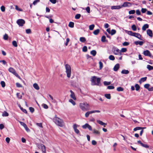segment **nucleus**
<instances>
[{
    "mask_svg": "<svg viewBox=\"0 0 153 153\" xmlns=\"http://www.w3.org/2000/svg\"><path fill=\"white\" fill-rule=\"evenodd\" d=\"M79 106L80 108L84 111H85L90 109L89 104L86 102L80 103Z\"/></svg>",
    "mask_w": 153,
    "mask_h": 153,
    "instance_id": "nucleus-1",
    "label": "nucleus"
},
{
    "mask_svg": "<svg viewBox=\"0 0 153 153\" xmlns=\"http://www.w3.org/2000/svg\"><path fill=\"white\" fill-rule=\"evenodd\" d=\"M101 79L100 78H97L96 76H94L91 78V84L92 85H99Z\"/></svg>",
    "mask_w": 153,
    "mask_h": 153,
    "instance_id": "nucleus-2",
    "label": "nucleus"
},
{
    "mask_svg": "<svg viewBox=\"0 0 153 153\" xmlns=\"http://www.w3.org/2000/svg\"><path fill=\"white\" fill-rule=\"evenodd\" d=\"M53 121L56 125L60 127H63L64 125L63 120L58 117H55L53 119Z\"/></svg>",
    "mask_w": 153,
    "mask_h": 153,
    "instance_id": "nucleus-3",
    "label": "nucleus"
},
{
    "mask_svg": "<svg viewBox=\"0 0 153 153\" xmlns=\"http://www.w3.org/2000/svg\"><path fill=\"white\" fill-rule=\"evenodd\" d=\"M125 32L130 35L134 36L140 40H142L141 39V36L140 34L139 33L133 32L131 31H128L127 30H126Z\"/></svg>",
    "mask_w": 153,
    "mask_h": 153,
    "instance_id": "nucleus-4",
    "label": "nucleus"
},
{
    "mask_svg": "<svg viewBox=\"0 0 153 153\" xmlns=\"http://www.w3.org/2000/svg\"><path fill=\"white\" fill-rule=\"evenodd\" d=\"M66 69V72L67 74V77L70 78L71 77V71L70 66L68 64H66L65 65Z\"/></svg>",
    "mask_w": 153,
    "mask_h": 153,
    "instance_id": "nucleus-5",
    "label": "nucleus"
},
{
    "mask_svg": "<svg viewBox=\"0 0 153 153\" xmlns=\"http://www.w3.org/2000/svg\"><path fill=\"white\" fill-rule=\"evenodd\" d=\"M37 146L39 149H41L43 153H46V147L44 145L42 144H38L37 145Z\"/></svg>",
    "mask_w": 153,
    "mask_h": 153,
    "instance_id": "nucleus-6",
    "label": "nucleus"
},
{
    "mask_svg": "<svg viewBox=\"0 0 153 153\" xmlns=\"http://www.w3.org/2000/svg\"><path fill=\"white\" fill-rule=\"evenodd\" d=\"M112 51L115 55H121L122 54L120 50L116 47H113Z\"/></svg>",
    "mask_w": 153,
    "mask_h": 153,
    "instance_id": "nucleus-7",
    "label": "nucleus"
},
{
    "mask_svg": "<svg viewBox=\"0 0 153 153\" xmlns=\"http://www.w3.org/2000/svg\"><path fill=\"white\" fill-rule=\"evenodd\" d=\"M8 71L9 72L12 73L13 74L15 75L16 77L18 78L19 79H20V77L17 74V73L16 72V71L14 68H12L10 67L9 68V69Z\"/></svg>",
    "mask_w": 153,
    "mask_h": 153,
    "instance_id": "nucleus-8",
    "label": "nucleus"
},
{
    "mask_svg": "<svg viewBox=\"0 0 153 153\" xmlns=\"http://www.w3.org/2000/svg\"><path fill=\"white\" fill-rule=\"evenodd\" d=\"M78 126H79L76 124H74L73 126V128L74 131L76 134H80L79 130L77 128Z\"/></svg>",
    "mask_w": 153,
    "mask_h": 153,
    "instance_id": "nucleus-9",
    "label": "nucleus"
},
{
    "mask_svg": "<svg viewBox=\"0 0 153 153\" xmlns=\"http://www.w3.org/2000/svg\"><path fill=\"white\" fill-rule=\"evenodd\" d=\"M17 23L19 26H22L25 23V22L23 19H19L17 21Z\"/></svg>",
    "mask_w": 153,
    "mask_h": 153,
    "instance_id": "nucleus-10",
    "label": "nucleus"
},
{
    "mask_svg": "<svg viewBox=\"0 0 153 153\" xmlns=\"http://www.w3.org/2000/svg\"><path fill=\"white\" fill-rule=\"evenodd\" d=\"M132 4L131 3L129 2H124L123 4L121 5V8L123 7H129L131 6Z\"/></svg>",
    "mask_w": 153,
    "mask_h": 153,
    "instance_id": "nucleus-11",
    "label": "nucleus"
},
{
    "mask_svg": "<svg viewBox=\"0 0 153 153\" xmlns=\"http://www.w3.org/2000/svg\"><path fill=\"white\" fill-rule=\"evenodd\" d=\"M82 127L83 129H86L88 128L89 130L90 131H91L92 130V128L91 126L88 123H86L84 125H83Z\"/></svg>",
    "mask_w": 153,
    "mask_h": 153,
    "instance_id": "nucleus-12",
    "label": "nucleus"
},
{
    "mask_svg": "<svg viewBox=\"0 0 153 153\" xmlns=\"http://www.w3.org/2000/svg\"><path fill=\"white\" fill-rule=\"evenodd\" d=\"M143 54L145 56H149L150 57H152V55L150 52L149 50H146L144 51Z\"/></svg>",
    "mask_w": 153,
    "mask_h": 153,
    "instance_id": "nucleus-13",
    "label": "nucleus"
},
{
    "mask_svg": "<svg viewBox=\"0 0 153 153\" xmlns=\"http://www.w3.org/2000/svg\"><path fill=\"white\" fill-rule=\"evenodd\" d=\"M137 142L138 144H140L143 147L146 148H149V146L147 145L146 144L143 143L140 140H138Z\"/></svg>",
    "mask_w": 153,
    "mask_h": 153,
    "instance_id": "nucleus-14",
    "label": "nucleus"
},
{
    "mask_svg": "<svg viewBox=\"0 0 153 153\" xmlns=\"http://www.w3.org/2000/svg\"><path fill=\"white\" fill-rule=\"evenodd\" d=\"M147 34L150 37H152L153 36L152 31L150 29H148L147 30Z\"/></svg>",
    "mask_w": 153,
    "mask_h": 153,
    "instance_id": "nucleus-15",
    "label": "nucleus"
},
{
    "mask_svg": "<svg viewBox=\"0 0 153 153\" xmlns=\"http://www.w3.org/2000/svg\"><path fill=\"white\" fill-rule=\"evenodd\" d=\"M121 8V6L120 5L113 6L111 7V9L112 10L119 9Z\"/></svg>",
    "mask_w": 153,
    "mask_h": 153,
    "instance_id": "nucleus-16",
    "label": "nucleus"
},
{
    "mask_svg": "<svg viewBox=\"0 0 153 153\" xmlns=\"http://www.w3.org/2000/svg\"><path fill=\"white\" fill-rule=\"evenodd\" d=\"M70 92L71 93L70 96L74 100H76V98L75 97L74 93L72 91L70 90Z\"/></svg>",
    "mask_w": 153,
    "mask_h": 153,
    "instance_id": "nucleus-17",
    "label": "nucleus"
},
{
    "mask_svg": "<svg viewBox=\"0 0 153 153\" xmlns=\"http://www.w3.org/2000/svg\"><path fill=\"white\" fill-rule=\"evenodd\" d=\"M134 43L136 45H139L141 46L144 43V42H143V41H135Z\"/></svg>",
    "mask_w": 153,
    "mask_h": 153,
    "instance_id": "nucleus-18",
    "label": "nucleus"
},
{
    "mask_svg": "<svg viewBox=\"0 0 153 153\" xmlns=\"http://www.w3.org/2000/svg\"><path fill=\"white\" fill-rule=\"evenodd\" d=\"M149 27V25L148 24H145L142 27V30L144 31H145L146 29Z\"/></svg>",
    "mask_w": 153,
    "mask_h": 153,
    "instance_id": "nucleus-19",
    "label": "nucleus"
},
{
    "mask_svg": "<svg viewBox=\"0 0 153 153\" xmlns=\"http://www.w3.org/2000/svg\"><path fill=\"white\" fill-rule=\"evenodd\" d=\"M119 68V64H117L114 67L113 70L115 71H117Z\"/></svg>",
    "mask_w": 153,
    "mask_h": 153,
    "instance_id": "nucleus-20",
    "label": "nucleus"
},
{
    "mask_svg": "<svg viewBox=\"0 0 153 153\" xmlns=\"http://www.w3.org/2000/svg\"><path fill=\"white\" fill-rule=\"evenodd\" d=\"M33 87L36 90H38L39 89V88L38 85L36 83L34 84L33 85Z\"/></svg>",
    "mask_w": 153,
    "mask_h": 153,
    "instance_id": "nucleus-21",
    "label": "nucleus"
},
{
    "mask_svg": "<svg viewBox=\"0 0 153 153\" xmlns=\"http://www.w3.org/2000/svg\"><path fill=\"white\" fill-rule=\"evenodd\" d=\"M121 73L122 74H128L129 73V71L128 70L124 69L122 70Z\"/></svg>",
    "mask_w": 153,
    "mask_h": 153,
    "instance_id": "nucleus-22",
    "label": "nucleus"
},
{
    "mask_svg": "<svg viewBox=\"0 0 153 153\" xmlns=\"http://www.w3.org/2000/svg\"><path fill=\"white\" fill-rule=\"evenodd\" d=\"M48 96L50 97L51 100H52V102L53 103H56V100L53 99V97L50 94H49Z\"/></svg>",
    "mask_w": 153,
    "mask_h": 153,
    "instance_id": "nucleus-23",
    "label": "nucleus"
},
{
    "mask_svg": "<svg viewBox=\"0 0 153 153\" xmlns=\"http://www.w3.org/2000/svg\"><path fill=\"white\" fill-rule=\"evenodd\" d=\"M100 30L99 29L95 30L93 32V34L95 35H97L99 33Z\"/></svg>",
    "mask_w": 153,
    "mask_h": 153,
    "instance_id": "nucleus-24",
    "label": "nucleus"
},
{
    "mask_svg": "<svg viewBox=\"0 0 153 153\" xmlns=\"http://www.w3.org/2000/svg\"><path fill=\"white\" fill-rule=\"evenodd\" d=\"M147 77H144L140 79L139 81V82L140 83H141L142 82H144L147 79Z\"/></svg>",
    "mask_w": 153,
    "mask_h": 153,
    "instance_id": "nucleus-25",
    "label": "nucleus"
},
{
    "mask_svg": "<svg viewBox=\"0 0 153 153\" xmlns=\"http://www.w3.org/2000/svg\"><path fill=\"white\" fill-rule=\"evenodd\" d=\"M105 97L108 99H110L111 98V95L110 94H105Z\"/></svg>",
    "mask_w": 153,
    "mask_h": 153,
    "instance_id": "nucleus-26",
    "label": "nucleus"
},
{
    "mask_svg": "<svg viewBox=\"0 0 153 153\" xmlns=\"http://www.w3.org/2000/svg\"><path fill=\"white\" fill-rule=\"evenodd\" d=\"M147 68L149 71H150L151 70H153V66L148 65H147Z\"/></svg>",
    "mask_w": 153,
    "mask_h": 153,
    "instance_id": "nucleus-27",
    "label": "nucleus"
},
{
    "mask_svg": "<svg viewBox=\"0 0 153 153\" xmlns=\"http://www.w3.org/2000/svg\"><path fill=\"white\" fill-rule=\"evenodd\" d=\"M74 23L72 22H70L68 24V26L70 27L73 28L74 27Z\"/></svg>",
    "mask_w": 153,
    "mask_h": 153,
    "instance_id": "nucleus-28",
    "label": "nucleus"
},
{
    "mask_svg": "<svg viewBox=\"0 0 153 153\" xmlns=\"http://www.w3.org/2000/svg\"><path fill=\"white\" fill-rule=\"evenodd\" d=\"M95 27V25L94 24H92L89 26V29L90 30H93Z\"/></svg>",
    "mask_w": 153,
    "mask_h": 153,
    "instance_id": "nucleus-29",
    "label": "nucleus"
},
{
    "mask_svg": "<svg viewBox=\"0 0 153 153\" xmlns=\"http://www.w3.org/2000/svg\"><path fill=\"white\" fill-rule=\"evenodd\" d=\"M8 115V113L6 111H4L2 114V116L3 117H7Z\"/></svg>",
    "mask_w": 153,
    "mask_h": 153,
    "instance_id": "nucleus-30",
    "label": "nucleus"
},
{
    "mask_svg": "<svg viewBox=\"0 0 153 153\" xmlns=\"http://www.w3.org/2000/svg\"><path fill=\"white\" fill-rule=\"evenodd\" d=\"M97 52L95 50H92L91 51V53L93 55V56H95Z\"/></svg>",
    "mask_w": 153,
    "mask_h": 153,
    "instance_id": "nucleus-31",
    "label": "nucleus"
},
{
    "mask_svg": "<svg viewBox=\"0 0 153 153\" xmlns=\"http://www.w3.org/2000/svg\"><path fill=\"white\" fill-rule=\"evenodd\" d=\"M109 59L111 60H114L115 59V57L114 56L110 55L108 57Z\"/></svg>",
    "mask_w": 153,
    "mask_h": 153,
    "instance_id": "nucleus-32",
    "label": "nucleus"
},
{
    "mask_svg": "<svg viewBox=\"0 0 153 153\" xmlns=\"http://www.w3.org/2000/svg\"><path fill=\"white\" fill-rule=\"evenodd\" d=\"M101 41L102 42H105L106 41V37L105 36H103L102 37Z\"/></svg>",
    "mask_w": 153,
    "mask_h": 153,
    "instance_id": "nucleus-33",
    "label": "nucleus"
},
{
    "mask_svg": "<svg viewBox=\"0 0 153 153\" xmlns=\"http://www.w3.org/2000/svg\"><path fill=\"white\" fill-rule=\"evenodd\" d=\"M97 123L101 125H106V124L104 123L102 121L100 120L97 121Z\"/></svg>",
    "mask_w": 153,
    "mask_h": 153,
    "instance_id": "nucleus-34",
    "label": "nucleus"
},
{
    "mask_svg": "<svg viewBox=\"0 0 153 153\" xmlns=\"http://www.w3.org/2000/svg\"><path fill=\"white\" fill-rule=\"evenodd\" d=\"M117 90L118 91H123L124 89L122 87H120L117 88Z\"/></svg>",
    "mask_w": 153,
    "mask_h": 153,
    "instance_id": "nucleus-35",
    "label": "nucleus"
},
{
    "mask_svg": "<svg viewBox=\"0 0 153 153\" xmlns=\"http://www.w3.org/2000/svg\"><path fill=\"white\" fill-rule=\"evenodd\" d=\"M80 41L82 42H84L86 41V39L85 37H81L79 39Z\"/></svg>",
    "mask_w": 153,
    "mask_h": 153,
    "instance_id": "nucleus-36",
    "label": "nucleus"
},
{
    "mask_svg": "<svg viewBox=\"0 0 153 153\" xmlns=\"http://www.w3.org/2000/svg\"><path fill=\"white\" fill-rule=\"evenodd\" d=\"M135 89L137 91H138L140 88V87L138 84H136L135 85Z\"/></svg>",
    "mask_w": 153,
    "mask_h": 153,
    "instance_id": "nucleus-37",
    "label": "nucleus"
},
{
    "mask_svg": "<svg viewBox=\"0 0 153 153\" xmlns=\"http://www.w3.org/2000/svg\"><path fill=\"white\" fill-rule=\"evenodd\" d=\"M131 28L132 30L134 31H135L136 30L137 28L136 25H132L131 27Z\"/></svg>",
    "mask_w": 153,
    "mask_h": 153,
    "instance_id": "nucleus-38",
    "label": "nucleus"
},
{
    "mask_svg": "<svg viewBox=\"0 0 153 153\" xmlns=\"http://www.w3.org/2000/svg\"><path fill=\"white\" fill-rule=\"evenodd\" d=\"M93 133L95 134L99 135L100 132L96 130V129H94Z\"/></svg>",
    "mask_w": 153,
    "mask_h": 153,
    "instance_id": "nucleus-39",
    "label": "nucleus"
},
{
    "mask_svg": "<svg viewBox=\"0 0 153 153\" xmlns=\"http://www.w3.org/2000/svg\"><path fill=\"white\" fill-rule=\"evenodd\" d=\"M111 83L110 82L104 81L103 82L104 85H110Z\"/></svg>",
    "mask_w": 153,
    "mask_h": 153,
    "instance_id": "nucleus-40",
    "label": "nucleus"
},
{
    "mask_svg": "<svg viewBox=\"0 0 153 153\" xmlns=\"http://www.w3.org/2000/svg\"><path fill=\"white\" fill-rule=\"evenodd\" d=\"M116 33V30L114 29H112L111 32L110 34L111 35H114Z\"/></svg>",
    "mask_w": 153,
    "mask_h": 153,
    "instance_id": "nucleus-41",
    "label": "nucleus"
},
{
    "mask_svg": "<svg viewBox=\"0 0 153 153\" xmlns=\"http://www.w3.org/2000/svg\"><path fill=\"white\" fill-rule=\"evenodd\" d=\"M16 95L19 99H22V95L20 94L19 93H17L16 94Z\"/></svg>",
    "mask_w": 153,
    "mask_h": 153,
    "instance_id": "nucleus-42",
    "label": "nucleus"
},
{
    "mask_svg": "<svg viewBox=\"0 0 153 153\" xmlns=\"http://www.w3.org/2000/svg\"><path fill=\"white\" fill-rule=\"evenodd\" d=\"M3 39L5 40H7L8 39V36L7 34H5L3 36Z\"/></svg>",
    "mask_w": 153,
    "mask_h": 153,
    "instance_id": "nucleus-43",
    "label": "nucleus"
},
{
    "mask_svg": "<svg viewBox=\"0 0 153 153\" xmlns=\"http://www.w3.org/2000/svg\"><path fill=\"white\" fill-rule=\"evenodd\" d=\"M142 128L141 127H135L134 129L133 130L134 131H136L137 130H139L141 129Z\"/></svg>",
    "mask_w": 153,
    "mask_h": 153,
    "instance_id": "nucleus-44",
    "label": "nucleus"
},
{
    "mask_svg": "<svg viewBox=\"0 0 153 153\" xmlns=\"http://www.w3.org/2000/svg\"><path fill=\"white\" fill-rule=\"evenodd\" d=\"M81 16V15L79 14H76L75 17V18L76 19H79Z\"/></svg>",
    "mask_w": 153,
    "mask_h": 153,
    "instance_id": "nucleus-45",
    "label": "nucleus"
},
{
    "mask_svg": "<svg viewBox=\"0 0 153 153\" xmlns=\"http://www.w3.org/2000/svg\"><path fill=\"white\" fill-rule=\"evenodd\" d=\"M69 102L71 103L74 105L76 104L75 102L72 99H71L69 100Z\"/></svg>",
    "mask_w": 153,
    "mask_h": 153,
    "instance_id": "nucleus-46",
    "label": "nucleus"
},
{
    "mask_svg": "<svg viewBox=\"0 0 153 153\" xmlns=\"http://www.w3.org/2000/svg\"><path fill=\"white\" fill-rule=\"evenodd\" d=\"M150 86V85L149 84H145L144 85V87L146 89H147L148 90H149V87Z\"/></svg>",
    "mask_w": 153,
    "mask_h": 153,
    "instance_id": "nucleus-47",
    "label": "nucleus"
},
{
    "mask_svg": "<svg viewBox=\"0 0 153 153\" xmlns=\"http://www.w3.org/2000/svg\"><path fill=\"white\" fill-rule=\"evenodd\" d=\"M135 10H130L129 12L128 13L130 14H134L135 13Z\"/></svg>",
    "mask_w": 153,
    "mask_h": 153,
    "instance_id": "nucleus-48",
    "label": "nucleus"
},
{
    "mask_svg": "<svg viewBox=\"0 0 153 153\" xmlns=\"http://www.w3.org/2000/svg\"><path fill=\"white\" fill-rule=\"evenodd\" d=\"M13 45L15 47H17V42L15 41H13L12 42Z\"/></svg>",
    "mask_w": 153,
    "mask_h": 153,
    "instance_id": "nucleus-49",
    "label": "nucleus"
},
{
    "mask_svg": "<svg viewBox=\"0 0 153 153\" xmlns=\"http://www.w3.org/2000/svg\"><path fill=\"white\" fill-rule=\"evenodd\" d=\"M87 51V48L86 46H84L82 48V51L86 52Z\"/></svg>",
    "mask_w": 153,
    "mask_h": 153,
    "instance_id": "nucleus-50",
    "label": "nucleus"
},
{
    "mask_svg": "<svg viewBox=\"0 0 153 153\" xmlns=\"http://www.w3.org/2000/svg\"><path fill=\"white\" fill-rule=\"evenodd\" d=\"M99 64L100 65V69H101L103 67V64L100 61L99 62Z\"/></svg>",
    "mask_w": 153,
    "mask_h": 153,
    "instance_id": "nucleus-51",
    "label": "nucleus"
},
{
    "mask_svg": "<svg viewBox=\"0 0 153 153\" xmlns=\"http://www.w3.org/2000/svg\"><path fill=\"white\" fill-rule=\"evenodd\" d=\"M1 86L3 88L5 86V82L4 81H1Z\"/></svg>",
    "mask_w": 153,
    "mask_h": 153,
    "instance_id": "nucleus-52",
    "label": "nucleus"
},
{
    "mask_svg": "<svg viewBox=\"0 0 153 153\" xmlns=\"http://www.w3.org/2000/svg\"><path fill=\"white\" fill-rule=\"evenodd\" d=\"M15 9L18 11H22V9H21L20 8H19V7H18V6H17V5L15 6Z\"/></svg>",
    "mask_w": 153,
    "mask_h": 153,
    "instance_id": "nucleus-53",
    "label": "nucleus"
},
{
    "mask_svg": "<svg viewBox=\"0 0 153 153\" xmlns=\"http://www.w3.org/2000/svg\"><path fill=\"white\" fill-rule=\"evenodd\" d=\"M114 88V86L111 85L108 86L107 87V88L109 89H113Z\"/></svg>",
    "mask_w": 153,
    "mask_h": 153,
    "instance_id": "nucleus-54",
    "label": "nucleus"
},
{
    "mask_svg": "<svg viewBox=\"0 0 153 153\" xmlns=\"http://www.w3.org/2000/svg\"><path fill=\"white\" fill-rule=\"evenodd\" d=\"M1 10L2 12H4L5 11V8L4 6H2L1 7Z\"/></svg>",
    "mask_w": 153,
    "mask_h": 153,
    "instance_id": "nucleus-55",
    "label": "nucleus"
},
{
    "mask_svg": "<svg viewBox=\"0 0 153 153\" xmlns=\"http://www.w3.org/2000/svg\"><path fill=\"white\" fill-rule=\"evenodd\" d=\"M26 32L27 34H30L31 33V30L30 29L26 30Z\"/></svg>",
    "mask_w": 153,
    "mask_h": 153,
    "instance_id": "nucleus-56",
    "label": "nucleus"
},
{
    "mask_svg": "<svg viewBox=\"0 0 153 153\" xmlns=\"http://www.w3.org/2000/svg\"><path fill=\"white\" fill-rule=\"evenodd\" d=\"M127 51V49L125 48H122L121 51H121V52H125Z\"/></svg>",
    "mask_w": 153,
    "mask_h": 153,
    "instance_id": "nucleus-57",
    "label": "nucleus"
},
{
    "mask_svg": "<svg viewBox=\"0 0 153 153\" xmlns=\"http://www.w3.org/2000/svg\"><path fill=\"white\" fill-rule=\"evenodd\" d=\"M129 43L127 42H125L123 43V45L124 46H126L128 45Z\"/></svg>",
    "mask_w": 153,
    "mask_h": 153,
    "instance_id": "nucleus-58",
    "label": "nucleus"
},
{
    "mask_svg": "<svg viewBox=\"0 0 153 153\" xmlns=\"http://www.w3.org/2000/svg\"><path fill=\"white\" fill-rule=\"evenodd\" d=\"M43 107L45 109H48V108L47 105L45 104H43L42 105Z\"/></svg>",
    "mask_w": 153,
    "mask_h": 153,
    "instance_id": "nucleus-59",
    "label": "nucleus"
},
{
    "mask_svg": "<svg viewBox=\"0 0 153 153\" xmlns=\"http://www.w3.org/2000/svg\"><path fill=\"white\" fill-rule=\"evenodd\" d=\"M29 110L31 112L33 113V112L34 111V108L32 107H30L29 108Z\"/></svg>",
    "mask_w": 153,
    "mask_h": 153,
    "instance_id": "nucleus-60",
    "label": "nucleus"
},
{
    "mask_svg": "<svg viewBox=\"0 0 153 153\" xmlns=\"http://www.w3.org/2000/svg\"><path fill=\"white\" fill-rule=\"evenodd\" d=\"M147 11V9L146 8H142L141 9V12L143 13H145Z\"/></svg>",
    "mask_w": 153,
    "mask_h": 153,
    "instance_id": "nucleus-61",
    "label": "nucleus"
},
{
    "mask_svg": "<svg viewBox=\"0 0 153 153\" xmlns=\"http://www.w3.org/2000/svg\"><path fill=\"white\" fill-rule=\"evenodd\" d=\"M19 123H20L21 125L23 126L24 127V128L26 127V126H27L23 122H20Z\"/></svg>",
    "mask_w": 153,
    "mask_h": 153,
    "instance_id": "nucleus-62",
    "label": "nucleus"
},
{
    "mask_svg": "<svg viewBox=\"0 0 153 153\" xmlns=\"http://www.w3.org/2000/svg\"><path fill=\"white\" fill-rule=\"evenodd\" d=\"M86 10L88 13H90V7H87L86 8Z\"/></svg>",
    "mask_w": 153,
    "mask_h": 153,
    "instance_id": "nucleus-63",
    "label": "nucleus"
},
{
    "mask_svg": "<svg viewBox=\"0 0 153 153\" xmlns=\"http://www.w3.org/2000/svg\"><path fill=\"white\" fill-rule=\"evenodd\" d=\"M136 13L138 15H140L141 14V12L139 10H136Z\"/></svg>",
    "mask_w": 153,
    "mask_h": 153,
    "instance_id": "nucleus-64",
    "label": "nucleus"
}]
</instances>
